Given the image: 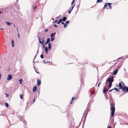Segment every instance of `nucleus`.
I'll list each match as a JSON object with an SVG mask.
<instances>
[{
    "instance_id": "f257e3e1",
    "label": "nucleus",
    "mask_w": 128,
    "mask_h": 128,
    "mask_svg": "<svg viewBox=\"0 0 128 128\" xmlns=\"http://www.w3.org/2000/svg\"><path fill=\"white\" fill-rule=\"evenodd\" d=\"M110 97V110L111 111L110 112V116L112 117L114 115L115 111V104L112 99V95L110 94L109 95Z\"/></svg>"
},
{
    "instance_id": "f03ea898",
    "label": "nucleus",
    "mask_w": 128,
    "mask_h": 128,
    "mask_svg": "<svg viewBox=\"0 0 128 128\" xmlns=\"http://www.w3.org/2000/svg\"><path fill=\"white\" fill-rule=\"evenodd\" d=\"M85 73L84 71L82 70L80 76V81L81 82V84L80 87V89H81L82 86H84V79L85 78Z\"/></svg>"
},
{
    "instance_id": "7ed1b4c3",
    "label": "nucleus",
    "mask_w": 128,
    "mask_h": 128,
    "mask_svg": "<svg viewBox=\"0 0 128 128\" xmlns=\"http://www.w3.org/2000/svg\"><path fill=\"white\" fill-rule=\"evenodd\" d=\"M114 81V76H112L110 77H109L107 79L106 82H105L106 84L105 85V87H106L107 86V83H112Z\"/></svg>"
},
{
    "instance_id": "20e7f679",
    "label": "nucleus",
    "mask_w": 128,
    "mask_h": 128,
    "mask_svg": "<svg viewBox=\"0 0 128 128\" xmlns=\"http://www.w3.org/2000/svg\"><path fill=\"white\" fill-rule=\"evenodd\" d=\"M90 103H88V105L86 108V110H85L84 114L83 115H87L88 114V111L90 112Z\"/></svg>"
},
{
    "instance_id": "39448f33",
    "label": "nucleus",
    "mask_w": 128,
    "mask_h": 128,
    "mask_svg": "<svg viewBox=\"0 0 128 128\" xmlns=\"http://www.w3.org/2000/svg\"><path fill=\"white\" fill-rule=\"evenodd\" d=\"M113 4L110 3H106L104 5V8H106V9H108V8H107V6H108L110 10H111L112 8V6L111 5V4Z\"/></svg>"
},
{
    "instance_id": "423d86ee",
    "label": "nucleus",
    "mask_w": 128,
    "mask_h": 128,
    "mask_svg": "<svg viewBox=\"0 0 128 128\" xmlns=\"http://www.w3.org/2000/svg\"><path fill=\"white\" fill-rule=\"evenodd\" d=\"M122 92H128V86H124L122 88Z\"/></svg>"
},
{
    "instance_id": "0eeeda50",
    "label": "nucleus",
    "mask_w": 128,
    "mask_h": 128,
    "mask_svg": "<svg viewBox=\"0 0 128 128\" xmlns=\"http://www.w3.org/2000/svg\"><path fill=\"white\" fill-rule=\"evenodd\" d=\"M95 87H94L92 89H90V92L91 93V95H89L90 96H91L94 94L95 92Z\"/></svg>"
},
{
    "instance_id": "6e6552de",
    "label": "nucleus",
    "mask_w": 128,
    "mask_h": 128,
    "mask_svg": "<svg viewBox=\"0 0 128 128\" xmlns=\"http://www.w3.org/2000/svg\"><path fill=\"white\" fill-rule=\"evenodd\" d=\"M123 62H122L121 61L119 62L118 65L116 66L117 69H118L119 70Z\"/></svg>"
},
{
    "instance_id": "1a4fd4ad",
    "label": "nucleus",
    "mask_w": 128,
    "mask_h": 128,
    "mask_svg": "<svg viewBox=\"0 0 128 128\" xmlns=\"http://www.w3.org/2000/svg\"><path fill=\"white\" fill-rule=\"evenodd\" d=\"M106 87H105V86H104V89L103 90V92H105L106 94V92L107 93L109 89L110 88H108V87L107 88H106Z\"/></svg>"
},
{
    "instance_id": "9d476101",
    "label": "nucleus",
    "mask_w": 128,
    "mask_h": 128,
    "mask_svg": "<svg viewBox=\"0 0 128 128\" xmlns=\"http://www.w3.org/2000/svg\"><path fill=\"white\" fill-rule=\"evenodd\" d=\"M12 78V75L10 74H9L7 78V80H10Z\"/></svg>"
},
{
    "instance_id": "9b49d317",
    "label": "nucleus",
    "mask_w": 128,
    "mask_h": 128,
    "mask_svg": "<svg viewBox=\"0 0 128 128\" xmlns=\"http://www.w3.org/2000/svg\"><path fill=\"white\" fill-rule=\"evenodd\" d=\"M83 115L84 116V120H83V124H82V128H83L84 126V124H85V122L86 120V117L87 115Z\"/></svg>"
},
{
    "instance_id": "f8f14e48",
    "label": "nucleus",
    "mask_w": 128,
    "mask_h": 128,
    "mask_svg": "<svg viewBox=\"0 0 128 128\" xmlns=\"http://www.w3.org/2000/svg\"><path fill=\"white\" fill-rule=\"evenodd\" d=\"M41 83V80L39 79L38 78L37 79V85L38 86L40 85Z\"/></svg>"
},
{
    "instance_id": "ddd939ff",
    "label": "nucleus",
    "mask_w": 128,
    "mask_h": 128,
    "mask_svg": "<svg viewBox=\"0 0 128 128\" xmlns=\"http://www.w3.org/2000/svg\"><path fill=\"white\" fill-rule=\"evenodd\" d=\"M118 69H117L114 70L112 74L113 75H115L117 74L118 71Z\"/></svg>"
},
{
    "instance_id": "4468645a",
    "label": "nucleus",
    "mask_w": 128,
    "mask_h": 128,
    "mask_svg": "<svg viewBox=\"0 0 128 128\" xmlns=\"http://www.w3.org/2000/svg\"><path fill=\"white\" fill-rule=\"evenodd\" d=\"M37 86H35L33 88L32 92H34L37 90Z\"/></svg>"
},
{
    "instance_id": "2eb2a0df",
    "label": "nucleus",
    "mask_w": 128,
    "mask_h": 128,
    "mask_svg": "<svg viewBox=\"0 0 128 128\" xmlns=\"http://www.w3.org/2000/svg\"><path fill=\"white\" fill-rule=\"evenodd\" d=\"M118 87L120 89H122L123 88V86H122V84L121 83V82H120L118 84Z\"/></svg>"
},
{
    "instance_id": "dca6fc26",
    "label": "nucleus",
    "mask_w": 128,
    "mask_h": 128,
    "mask_svg": "<svg viewBox=\"0 0 128 128\" xmlns=\"http://www.w3.org/2000/svg\"><path fill=\"white\" fill-rule=\"evenodd\" d=\"M48 49L49 50H50V49L52 48L51 44L50 43H49L48 44Z\"/></svg>"
},
{
    "instance_id": "f3484780",
    "label": "nucleus",
    "mask_w": 128,
    "mask_h": 128,
    "mask_svg": "<svg viewBox=\"0 0 128 128\" xmlns=\"http://www.w3.org/2000/svg\"><path fill=\"white\" fill-rule=\"evenodd\" d=\"M62 21H63V22H65L67 19V18H66V16H64L62 18H61Z\"/></svg>"
},
{
    "instance_id": "a211bd4d",
    "label": "nucleus",
    "mask_w": 128,
    "mask_h": 128,
    "mask_svg": "<svg viewBox=\"0 0 128 128\" xmlns=\"http://www.w3.org/2000/svg\"><path fill=\"white\" fill-rule=\"evenodd\" d=\"M76 98L75 97H72V100H71V102L70 103V104H72V102H73V100L74 99L76 100Z\"/></svg>"
},
{
    "instance_id": "6ab92c4d",
    "label": "nucleus",
    "mask_w": 128,
    "mask_h": 128,
    "mask_svg": "<svg viewBox=\"0 0 128 128\" xmlns=\"http://www.w3.org/2000/svg\"><path fill=\"white\" fill-rule=\"evenodd\" d=\"M56 34V32H54V33L52 32L51 33V34L50 35V37H53V36H54Z\"/></svg>"
},
{
    "instance_id": "aec40b11",
    "label": "nucleus",
    "mask_w": 128,
    "mask_h": 128,
    "mask_svg": "<svg viewBox=\"0 0 128 128\" xmlns=\"http://www.w3.org/2000/svg\"><path fill=\"white\" fill-rule=\"evenodd\" d=\"M44 37H43L42 38V45L43 44H44V43L45 42V40H44Z\"/></svg>"
},
{
    "instance_id": "412c9836",
    "label": "nucleus",
    "mask_w": 128,
    "mask_h": 128,
    "mask_svg": "<svg viewBox=\"0 0 128 128\" xmlns=\"http://www.w3.org/2000/svg\"><path fill=\"white\" fill-rule=\"evenodd\" d=\"M19 118L20 120L22 122L23 120H24V118L22 116H20L19 117Z\"/></svg>"
},
{
    "instance_id": "4be33fe9",
    "label": "nucleus",
    "mask_w": 128,
    "mask_h": 128,
    "mask_svg": "<svg viewBox=\"0 0 128 128\" xmlns=\"http://www.w3.org/2000/svg\"><path fill=\"white\" fill-rule=\"evenodd\" d=\"M38 37V40L39 41V43L40 44H42L41 40L40 39V37L38 35H37Z\"/></svg>"
},
{
    "instance_id": "5701e85b",
    "label": "nucleus",
    "mask_w": 128,
    "mask_h": 128,
    "mask_svg": "<svg viewBox=\"0 0 128 128\" xmlns=\"http://www.w3.org/2000/svg\"><path fill=\"white\" fill-rule=\"evenodd\" d=\"M12 46L13 47H14V40L11 41Z\"/></svg>"
},
{
    "instance_id": "b1692460",
    "label": "nucleus",
    "mask_w": 128,
    "mask_h": 128,
    "mask_svg": "<svg viewBox=\"0 0 128 128\" xmlns=\"http://www.w3.org/2000/svg\"><path fill=\"white\" fill-rule=\"evenodd\" d=\"M104 94H105L104 96L105 98H108V95L107 94V93L106 92V94L105 92H103Z\"/></svg>"
},
{
    "instance_id": "393cba45",
    "label": "nucleus",
    "mask_w": 128,
    "mask_h": 128,
    "mask_svg": "<svg viewBox=\"0 0 128 128\" xmlns=\"http://www.w3.org/2000/svg\"><path fill=\"white\" fill-rule=\"evenodd\" d=\"M29 103H30L29 102H28L26 103L27 105L26 108V109L28 110L29 108V107H28V104H29Z\"/></svg>"
},
{
    "instance_id": "a878e982",
    "label": "nucleus",
    "mask_w": 128,
    "mask_h": 128,
    "mask_svg": "<svg viewBox=\"0 0 128 128\" xmlns=\"http://www.w3.org/2000/svg\"><path fill=\"white\" fill-rule=\"evenodd\" d=\"M112 83H109V84L108 85V88H110L112 87Z\"/></svg>"
},
{
    "instance_id": "bb28decb",
    "label": "nucleus",
    "mask_w": 128,
    "mask_h": 128,
    "mask_svg": "<svg viewBox=\"0 0 128 128\" xmlns=\"http://www.w3.org/2000/svg\"><path fill=\"white\" fill-rule=\"evenodd\" d=\"M113 89L114 90H115L117 92H118L119 91V90H120L118 88H116V87H114V88Z\"/></svg>"
},
{
    "instance_id": "cd10ccee",
    "label": "nucleus",
    "mask_w": 128,
    "mask_h": 128,
    "mask_svg": "<svg viewBox=\"0 0 128 128\" xmlns=\"http://www.w3.org/2000/svg\"><path fill=\"white\" fill-rule=\"evenodd\" d=\"M72 9L71 8H70L69 9V10L68 11V13L69 14H70L72 11Z\"/></svg>"
},
{
    "instance_id": "c85d7f7f",
    "label": "nucleus",
    "mask_w": 128,
    "mask_h": 128,
    "mask_svg": "<svg viewBox=\"0 0 128 128\" xmlns=\"http://www.w3.org/2000/svg\"><path fill=\"white\" fill-rule=\"evenodd\" d=\"M62 21L61 19H60L58 22H57V24H60V23Z\"/></svg>"
},
{
    "instance_id": "c756f323",
    "label": "nucleus",
    "mask_w": 128,
    "mask_h": 128,
    "mask_svg": "<svg viewBox=\"0 0 128 128\" xmlns=\"http://www.w3.org/2000/svg\"><path fill=\"white\" fill-rule=\"evenodd\" d=\"M5 22L7 24L8 26H10L11 25V23L10 22Z\"/></svg>"
},
{
    "instance_id": "7c9ffc66",
    "label": "nucleus",
    "mask_w": 128,
    "mask_h": 128,
    "mask_svg": "<svg viewBox=\"0 0 128 128\" xmlns=\"http://www.w3.org/2000/svg\"><path fill=\"white\" fill-rule=\"evenodd\" d=\"M93 97H92V100H90L89 101V102L88 103H90H90H92L94 101V100H92V99L93 98Z\"/></svg>"
},
{
    "instance_id": "2f4dec72",
    "label": "nucleus",
    "mask_w": 128,
    "mask_h": 128,
    "mask_svg": "<svg viewBox=\"0 0 128 128\" xmlns=\"http://www.w3.org/2000/svg\"><path fill=\"white\" fill-rule=\"evenodd\" d=\"M18 80H19V81L20 82V84H22V81H23V79H19Z\"/></svg>"
},
{
    "instance_id": "473e14b6",
    "label": "nucleus",
    "mask_w": 128,
    "mask_h": 128,
    "mask_svg": "<svg viewBox=\"0 0 128 128\" xmlns=\"http://www.w3.org/2000/svg\"><path fill=\"white\" fill-rule=\"evenodd\" d=\"M22 122H23V123L25 125H27V122L25 120H23Z\"/></svg>"
},
{
    "instance_id": "72a5a7b5",
    "label": "nucleus",
    "mask_w": 128,
    "mask_h": 128,
    "mask_svg": "<svg viewBox=\"0 0 128 128\" xmlns=\"http://www.w3.org/2000/svg\"><path fill=\"white\" fill-rule=\"evenodd\" d=\"M103 0H97L96 1V3H100L102 2Z\"/></svg>"
},
{
    "instance_id": "f704fd0d",
    "label": "nucleus",
    "mask_w": 128,
    "mask_h": 128,
    "mask_svg": "<svg viewBox=\"0 0 128 128\" xmlns=\"http://www.w3.org/2000/svg\"><path fill=\"white\" fill-rule=\"evenodd\" d=\"M5 106L6 107V108H8L9 106L8 104L6 102L5 103Z\"/></svg>"
},
{
    "instance_id": "c9c22d12",
    "label": "nucleus",
    "mask_w": 128,
    "mask_h": 128,
    "mask_svg": "<svg viewBox=\"0 0 128 128\" xmlns=\"http://www.w3.org/2000/svg\"><path fill=\"white\" fill-rule=\"evenodd\" d=\"M83 118V116H82V118L81 119V120H82V118ZM81 122H82V121H81L80 122L79 126H78L76 128H78L80 126V124H81Z\"/></svg>"
},
{
    "instance_id": "e433bc0d",
    "label": "nucleus",
    "mask_w": 128,
    "mask_h": 128,
    "mask_svg": "<svg viewBox=\"0 0 128 128\" xmlns=\"http://www.w3.org/2000/svg\"><path fill=\"white\" fill-rule=\"evenodd\" d=\"M51 40H50L51 41H53L54 40L55 38L53 37H51Z\"/></svg>"
},
{
    "instance_id": "4c0bfd02",
    "label": "nucleus",
    "mask_w": 128,
    "mask_h": 128,
    "mask_svg": "<svg viewBox=\"0 0 128 128\" xmlns=\"http://www.w3.org/2000/svg\"><path fill=\"white\" fill-rule=\"evenodd\" d=\"M40 57L41 58L43 59L44 58V56L42 54L40 56Z\"/></svg>"
},
{
    "instance_id": "58836bf2",
    "label": "nucleus",
    "mask_w": 128,
    "mask_h": 128,
    "mask_svg": "<svg viewBox=\"0 0 128 128\" xmlns=\"http://www.w3.org/2000/svg\"><path fill=\"white\" fill-rule=\"evenodd\" d=\"M45 50V51H48V48L47 46H46L45 47V48H44Z\"/></svg>"
},
{
    "instance_id": "ea45409f",
    "label": "nucleus",
    "mask_w": 128,
    "mask_h": 128,
    "mask_svg": "<svg viewBox=\"0 0 128 128\" xmlns=\"http://www.w3.org/2000/svg\"><path fill=\"white\" fill-rule=\"evenodd\" d=\"M121 83L122 84V86H123V87L125 86H126L125 85V84L124 83V82H121Z\"/></svg>"
},
{
    "instance_id": "a19ab883",
    "label": "nucleus",
    "mask_w": 128,
    "mask_h": 128,
    "mask_svg": "<svg viewBox=\"0 0 128 128\" xmlns=\"http://www.w3.org/2000/svg\"><path fill=\"white\" fill-rule=\"evenodd\" d=\"M23 96V94H20V98L22 99L23 98L22 96Z\"/></svg>"
},
{
    "instance_id": "79ce46f5",
    "label": "nucleus",
    "mask_w": 128,
    "mask_h": 128,
    "mask_svg": "<svg viewBox=\"0 0 128 128\" xmlns=\"http://www.w3.org/2000/svg\"><path fill=\"white\" fill-rule=\"evenodd\" d=\"M48 43H50L49 42L50 41V39L49 38H48L47 39V40L46 41Z\"/></svg>"
},
{
    "instance_id": "37998d69",
    "label": "nucleus",
    "mask_w": 128,
    "mask_h": 128,
    "mask_svg": "<svg viewBox=\"0 0 128 128\" xmlns=\"http://www.w3.org/2000/svg\"><path fill=\"white\" fill-rule=\"evenodd\" d=\"M128 58V56H124V58H123V59H126V58Z\"/></svg>"
},
{
    "instance_id": "c03bdc74",
    "label": "nucleus",
    "mask_w": 128,
    "mask_h": 128,
    "mask_svg": "<svg viewBox=\"0 0 128 128\" xmlns=\"http://www.w3.org/2000/svg\"><path fill=\"white\" fill-rule=\"evenodd\" d=\"M37 92L38 93V96H39V94L40 93V88L39 89H38Z\"/></svg>"
},
{
    "instance_id": "a18cd8bd",
    "label": "nucleus",
    "mask_w": 128,
    "mask_h": 128,
    "mask_svg": "<svg viewBox=\"0 0 128 128\" xmlns=\"http://www.w3.org/2000/svg\"><path fill=\"white\" fill-rule=\"evenodd\" d=\"M69 23V21L68 20V21H67L65 23L67 24H68Z\"/></svg>"
},
{
    "instance_id": "49530a36",
    "label": "nucleus",
    "mask_w": 128,
    "mask_h": 128,
    "mask_svg": "<svg viewBox=\"0 0 128 128\" xmlns=\"http://www.w3.org/2000/svg\"><path fill=\"white\" fill-rule=\"evenodd\" d=\"M75 2V0H73L71 4L72 5Z\"/></svg>"
},
{
    "instance_id": "de8ad7c7",
    "label": "nucleus",
    "mask_w": 128,
    "mask_h": 128,
    "mask_svg": "<svg viewBox=\"0 0 128 128\" xmlns=\"http://www.w3.org/2000/svg\"><path fill=\"white\" fill-rule=\"evenodd\" d=\"M67 26V24L65 23L64 24V28H65Z\"/></svg>"
},
{
    "instance_id": "09e8293b",
    "label": "nucleus",
    "mask_w": 128,
    "mask_h": 128,
    "mask_svg": "<svg viewBox=\"0 0 128 128\" xmlns=\"http://www.w3.org/2000/svg\"><path fill=\"white\" fill-rule=\"evenodd\" d=\"M5 94H6V97H8V96L9 95V94H7V93H5Z\"/></svg>"
},
{
    "instance_id": "8fccbe9b",
    "label": "nucleus",
    "mask_w": 128,
    "mask_h": 128,
    "mask_svg": "<svg viewBox=\"0 0 128 128\" xmlns=\"http://www.w3.org/2000/svg\"><path fill=\"white\" fill-rule=\"evenodd\" d=\"M57 22L58 20H56L54 21L52 23L54 24L56 22Z\"/></svg>"
},
{
    "instance_id": "3c124183",
    "label": "nucleus",
    "mask_w": 128,
    "mask_h": 128,
    "mask_svg": "<svg viewBox=\"0 0 128 128\" xmlns=\"http://www.w3.org/2000/svg\"><path fill=\"white\" fill-rule=\"evenodd\" d=\"M75 5V4H74L73 6H72L70 8H72V9H73V8H74V6Z\"/></svg>"
},
{
    "instance_id": "603ef678",
    "label": "nucleus",
    "mask_w": 128,
    "mask_h": 128,
    "mask_svg": "<svg viewBox=\"0 0 128 128\" xmlns=\"http://www.w3.org/2000/svg\"><path fill=\"white\" fill-rule=\"evenodd\" d=\"M75 5V4H74L73 6H72L70 8H72V9H73V8H74V6Z\"/></svg>"
},
{
    "instance_id": "864d4df0",
    "label": "nucleus",
    "mask_w": 128,
    "mask_h": 128,
    "mask_svg": "<svg viewBox=\"0 0 128 128\" xmlns=\"http://www.w3.org/2000/svg\"><path fill=\"white\" fill-rule=\"evenodd\" d=\"M53 26L54 27H56V28H57L58 27L57 26L56 24H54Z\"/></svg>"
},
{
    "instance_id": "5fc2aeb1",
    "label": "nucleus",
    "mask_w": 128,
    "mask_h": 128,
    "mask_svg": "<svg viewBox=\"0 0 128 128\" xmlns=\"http://www.w3.org/2000/svg\"><path fill=\"white\" fill-rule=\"evenodd\" d=\"M39 47H38V49L37 51V52H36V54H38V52H39Z\"/></svg>"
},
{
    "instance_id": "6e6d98bb",
    "label": "nucleus",
    "mask_w": 128,
    "mask_h": 128,
    "mask_svg": "<svg viewBox=\"0 0 128 128\" xmlns=\"http://www.w3.org/2000/svg\"><path fill=\"white\" fill-rule=\"evenodd\" d=\"M19 14H20L21 16H22V14H21V13L20 12H17Z\"/></svg>"
},
{
    "instance_id": "4d7b16f0",
    "label": "nucleus",
    "mask_w": 128,
    "mask_h": 128,
    "mask_svg": "<svg viewBox=\"0 0 128 128\" xmlns=\"http://www.w3.org/2000/svg\"><path fill=\"white\" fill-rule=\"evenodd\" d=\"M36 8V6H35L33 8V9L34 10H35Z\"/></svg>"
},
{
    "instance_id": "13d9d810",
    "label": "nucleus",
    "mask_w": 128,
    "mask_h": 128,
    "mask_svg": "<svg viewBox=\"0 0 128 128\" xmlns=\"http://www.w3.org/2000/svg\"><path fill=\"white\" fill-rule=\"evenodd\" d=\"M48 43V44L49 43H48V42L46 41L44 44V45H46Z\"/></svg>"
},
{
    "instance_id": "bf43d9fd",
    "label": "nucleus",
    "mask_w": 128,
    "mask_h": 128,
    "mask_svg": "<svg viewBox=\"0 0 128 128\" xmlns=\"http://www.w3.org/2000/svg\"><path fill=\"white\" fill-rule=\"evenodd\" d=\"M37 54H36L34 56V60H35V59L36 58V57L37 56Z\"/></svg>"
},
{
    "instance_id": "052dcab7",
    "label": "nucleus",
    "mask_w": 128,
    "mask_h": 128,
    "mask_svg": "<svg viewBox=\"0 0 128 128\" xmlns=\"http://www.w3.org/2000/svg\"><path fill=\"white\" fill-rule=\"evenodd\" d=\"M48 29H46L45 30V32H48Z\"/></svg>"
},
{
    "instance_id": "680f3d73",
    "label": "nucleus",
    "mask_w": 128,
    "mask_h": 128,
    "mask_svg": "<svg viewBox=\"0 0 128 128\" xmlns=\"http://www.w3.org/2000/svg\"><path fill=\"white\" fill-rule=\"evenodd\" d=\"M114 89H111L109 91V92H111Z\"/></svg>"
},
{
    "instance_id": "e2e57ef3",
    "label": "nucleus",
    "mask_w": 128,
    "mask_h": 128,
    "mask_svg": "<svg viewBox=\"0 0 128 128\" xmlns=\"http://www.w3.org/2000/svg\"><path fill=\"white\" fill-rule=\"evenodd\" d=\"M78 64H80V65H82V66H82H82H84V64H80V63H79Z\"/></svg>"
},
{
    "instance_id": "0e129e2a",
    "label": "nucleus",
    "mask_w": 128,
    "mask_h": 128,
    "mask_svg": "<svg viewBox=\"0 0 128 128\" xmlns=\"http://www.w3.org/2000/svg\"><path fill=\"white\" fill-rule=\"evenodd\" d=\"M42 45H43V46H42V48H45V45H44V44H43Z\"/></svg>"
},
{
    "instance_id": "69168bd1",
    "label": "nucleus",
    "mask_w": 128,
    "mask_h": 128,
    "mask_svg": "<svg viewBox=\"0 0 128 128\" xmlns=\"http://www.w3.org/2000/svg\"><path fill=\"white\" fill-rule=\"evenodd\" d=\"M35 71L36 72V73H37L38 74H39L40 72H38L36 71V70H35Z\"/></svg>"
},
{
    "instance_id": "338daca9",
    "label": "nucleus",
    "mask_w": 128,
    "mask_h": 128,
    "mask_svg": "<svg viewBox=\"0 0 128 128\" xmlns=\"http://www.w3.org/2000/svg\"><path fill=\"white\" fill-rule=\"evenodd\" d=\"M62 24L64 25L65 24L64 22H61Z\"/></svg>"
},
{
    "instance_id": "774afa93",
    "label": "nucleus",
    "mask_w": 128,
    "mask_h": 128,
    "mask_svg": "<svg viewBox=\"0 0 128 128\" xmlns=\"http://www.w3.org/2000/svg\"><path fill=\"white\" fill-rule=\"evenodd\" d=\"M45 52L46 54H48V51H45Z\"/></svg>"
}]
</instances>
